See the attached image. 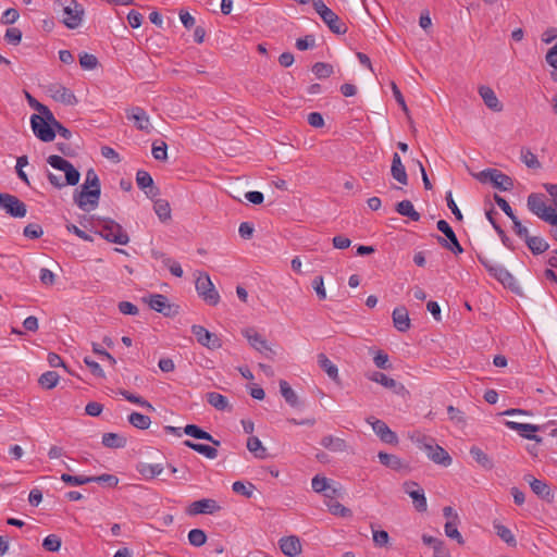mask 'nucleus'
Segmentation results:
<instances>
[{
  "mask_svg": "<svg viewBox=\"0 0 557 557\" xmlns=\"http://www.w3.org/2000/svg\"><path fill=\"white\" fill-rule=\"evenodd\" d=\"M154 258H162L163 264L170 270V272L176 276L182 277L183 276V269L181 264L177 261L172 260L171 258L166 257L164 253L154 251L153 252Z\"/></svg>",
  "mask_w": 557,
  "mask_h": 557,
  "instance_id": "a19ab883",
  "label": "nucleus"
},
{
  "mask_svg": "<svg viewBox=\"0 0 557 557\" xmlns=\"http://www.w3.org/2000/svg\"><path fill=\"white\" fill-rule=\"evenodd\" d=\"M184 445L187 446L188 448L206 456L209 459H214L218 456V450L214 447L206 445V444H198V443H194V442L187 440L184 442Z\"/></svg>",
  "mask_w": 557,
  "mask_h": 557,
  "instance_id": "4c0bfd02",
  "label": "nucleus"
},
{
  "mask_svg": "<svg viewBox=\"0 0 557 557\" xmlns=\"http://www.w3.org/2000/svg\"><path fill=\"white\" fill-rule=\"evenodd\" d=\"M0 208L13 218H24L27 213L26 205L11 194L0 193Z\"/></svg>",
  "mask_w": 557,
  "mask_h": 557,
  "instance_id": "9b49d317",
  "label": "nucleus"
},
{
  "mask_svg": "<svg viewBox=\"0 0 557 557\" xmlns=\"http://www.w3.org/2000/svg\"><path fill=\"white\" fill-rule=\"evenodd\" d=\"M84 189H98L101 191L100 180L94 169H88L85 174V182L81 186Z\"/></svg>",
  "mask_w": 557,
  "mask_h": 557,
  "instance_id": "3c124183",
  "label": "nucleus"
},
{
  "mask_svg": "<svg viewBox=\"0 0 557 557\" xmlns=\"http://www.w3.org/2000/svg\"><path fill=\"white\" fill-rule=\"evenodd\" d=\"M367 423H369L374 433L380 437V440L386 444H397L398 438L395 432H393L388 425L374 417H369L366 419Z\"/></svg>",
  "mask_w": 557,
  "mask_h": 557,
  "instance_id": "a211bd4d",
  "label": "nucleus"
},
{
  "mask_svg": "<svg viewBox=\"0 0 557 557\" xmlns=\"http://www.w3.org/2000/svg\"><path fill=\"white\" fill-rule=\"evenodd\" d=\"M247 449L259 459H264L267 457V449L257 436H250L247 440Z\"/></svg>",
  "mask_w": 557,
  "mask_h": 557,
  "instance_id": "79ce46f5",
  "label": "nucleus"
},
{
  "mask_svg": "<svg viewBox=\"0 0 557 557\" xmlns=\"http://www.w3.org/2000/svg\"><path fill=\"white\" fill-rule=\"evenodd\" d=\"M156 214L159 216L161 221H166L171 218V208L170 203L164 199H158L154 201L153 206Z\"/></svg>",
  "mask_w": 557,
  "mask_h": 557,
  "instance_id": "603ef678",
  "label": "nucleus"
},
{
  "mask_svg": "<svg viewBox=\"0 0 557 557\" xmlns=\"http://www.w3.org/2000/svg\"><path fill=\"white\" fill-rule=\"evenodd\" d=\"M394 326L399 332H407L410 329V318L405 306L396 307L392 313Z\"/></svg>",
  "mask_w": 557,
  "mask_h": 557,
  "instance_id": "a878e982",
  "label": "nucleus"
},
{
  "mask_svg": "<svg viewBox=\"0 0 557 557\" xmlns=\"http://www.w3.org/2000/svg\"><path fill=\"white\" fill-rule=\"evenodd\" d=\"M54 11L61 13L62 23L70 29H76L81 26L85 10L76 0H55Z\"/></svg>",
  "mask_w": 557,
  "mask_h": 557,
  "instance_id": "f257e3e1",
  "label": "nucleus"
},
{
  "mask_svg": "<svg viewBox=\"0 0 557 557\" xmlns=\"http://www.w3.org/2000/svg\"><path fill=\"white\" fill-rule=\"evenodd\" d=\"M147 302L152 310L162 313L165 317H171L174 313L173 306L169 304L168 298L162 294L150 295Z\"/></svg>",
  "mask_w": 557,
  "mask_h": 557,
  "instance_id": "4be33fe9",
  "label": "nucleus"
},
{
  "mask_svg": "<svg viewBox=\"0 0 557 557\" xmlns=\"http://www.w3.org/2000/svg\"><path fill=\"white\" fill-rule=\"evenodd\" d=\"M367 376L370 381L379 383L386 388L393 389L397 386V382L394 379L387 376L383 372L375 371V372L368 374Z\"/></svg>",
  "mask_w": 557,
  "mask_h": 557,
  "instance_id": "49530a36",
  "label": "nucleus"
},
{
  "mask_svg": "<svg viewBox=\"0 0 557 557\" xmlns=\"http://www.w3.org/2000/svg\"><path fill=\"white\" fill-rule=\"evenodd\" d=\"M195 287L198 296L209 306H216L220 301L219 292L215 289L208 273L199 272Z\"/></svg>",
  "mask_w": 557,
  "mask_h": 557,
  "instance_id": "39448f33",
  "label": "nucleus"
},
{
  "mask_svg": "<svg viewBox=\"0 0 557 557\" xmlns=\"http://www.w3.org/2000/svg\"><path fill=\"white\" fill-rule=\"evenodd\" d=\"M23 234L30 239H37L42 236L44 231L39 224L30 223L24 227Z\"/></svg>",
  "mask_w": 557,
  "mask_h": 557,
  "instance_id": "338daca9",
  "label": "nucleus"
},
{
  "mask_svg": "<svg viewBox=\"0 0 557 557\" xmlns=\"http://www.w3.org/2000/svg\"><path fill=\"white\" fill-rule=\"evenodd\" d=\"M280 392L288 405H290L292 407L299 406L297 394L294 392V389L289 386V384L286 381L280 382Z\"/></svg>",
  "mask_w": 557,
  "mask_h": 557,
  "instance_id": "37998d69",
  "label": "nucleus"
},
{
  "mask_svg": "<svg viewBox=\"0 0 557 557\" xmlns=\"http://www.w3.org/2000/svg\"><path fill=\"white\" fill-rule=\"evenodd\" d=\"M329 498L330 499L325 502V505L332 515L339 516V517H350L351 516V510L349 508L345 507L339 502L335 500L333 498V496L329 497Z\"/></svg>",
  "mask_w": 557,
  "mask_h": 557,
  "instance_id": "a18cd8bd",
  "label": "nucleus"
},
{
  "mask_svg": "<svg viewBox=\"0 0 557 557\" xmlns=\"http://www.w3.org/2000/svg\"><path fill=\"white\" fill-rule=\"evenodd\" d=\"M319 367L327 374V376L335 383H339L338 368L334 364L325 354L321 352L317 356Z\"/></svg>",
  "mask_w": 557,
  "mask_h": 557,
  "instance_id": "cd10ccee",
  "label": "nucleus"
},
{
  "mask_svg": "<svg viewBox=\"0 0 557 557\" xmlns=\"http://www.w3.org/2000/svg\"><path fill=\"white\" fill-rule=\"evenodd\" d=\"M528 209L542 219L546 221L547 215H549L552 207H547L545 203V196L543 194L532 193L528 196L527 201Z\"/></svg>",
  "mask_w": 557,
  "mask_h": 557,
  "instance_id": "dca6fc26",
  "label": "nucleus"
},
{
  "mask_svg": "<svg viewBox=\"0 0 557 557\" xmlns=\"http://www.w3.org/2000/svg\"><path fill=\"white\" fill-rule=\"evenodd\" d=\"M436 226H437V230L440 232H442L447 237V239H445L441 236H437V240H438L440 245L442 247L450 250L455 255L462 253L463 248L461 247L460 243L458 242V238H457L455 232L453 231V228L450 227V225L448 224V222L445 220H440V221H437Z\"/></svg>",
  "mask_w": 557,
  "mask_h": 557,
  "instance_id": "9d476101",
  "label": "nucleus"
},
{
  "mask_svg": "<svg viewBox=\"0 0 557 557\" xmlns=\"http://www.w3.org/2000/svg\"><path fill=\"white\" fill-rule=\"evenodd\" d=\"M191 333L200 345L209 349H218L222 346L220 338L201 325H193Z\"/></svg>",
  "mask_w": 557,
  "mask_h": 557,
  "instance_id": "6ab92c4d",
  "label": "nucleus"
},
{
  "mask_svg": "<svg viewBox=\"0 0 557 557\" xmlns=\"http://www.w3.org/2000/svg\"><path fill=\"white\" fill-rule=\"evenodd\" d=\"M30 126L35 136L41 141L50 143L55 138V132L52 123L41 114L32 115Z\"/></svg>",
  "mask_w": 557,
  "mask_h": 557,
  "instance_id": "6e6552de",
  "label": "nucleus"
},
{
  "mask_svg": "<svg viewBox=\"0 0 557 557\" xmlns=\"http://www.w3.org/2000/svg\"><path fill=\"white\" fill-rule=\"evenodd\" d=\"M243 335L248 341L251 347H253L259 352L263 354L265 357L271 358L274 351L269 346L267 339L262 337L255 329L248 327L243 331Z\"/></svg>",
  "mask_w": 557,
  "mask_h": 557,
  "instance_id": "ddd939ff",
  "label": "nucleus"
},
{
  "mask_svg": "<svg viewBox=\"0 0 557 557\" xmlns=\"http://www.w3.org/2000/svg\"><path fill=\"white\" fill-rule=\"evenodd\" d=\"M183 431L188 436L211 442L215 446L220 445V441L213 438V436L210 433L203 431L196 424H187Z\"/></svg>",
  "mask_w": 557,
  "mask_h": 557,
  "instance_id": "c85d7f7f",
  "label": "nucleus"
},
{
  "mask_svg": "<svg viewBox=\"0 0 557 557\" xmlns=\"http://www.w3.org/2000/svg\"><path fill=\"white\" fill-rule=\"evenodd\" d=\"M26 99L28 104L36 110L39 114L46 116L47 120H53V114L50 109L36 100L30 94L26 92Z\"/></svg>",
  "mask_w": 557,
  "mask_h": 557,
  "instance_id": "8fccbe9b",
  "label": "nucleus"
},
{
  "mask_svg": "<svg viewBox=\"0 0 557 557\" xmlns=\"http://www.w3.org/2000/svg\"><path fill=\"white\" fill-rule=\"evenodd\" d=\"M321 445L331 451H344L347 447L346 442L343 438L335 437L333 435L324 436L321 440Z\"/></svg>",
  "mask_w": 557,
  "mask_h": 557,
  "instance_id": "58836bf2",
  "label": "nucleus"
},
{
  "mask_svg": "<svg viewBox=\"0 0 557 557\" xmlns=\"http://www.w3.org/2000/svg\"><path fill=\"white\" fill-rule=\"evenodd\" d=\"M61 480L64 483L71 485V486H79V485H84V484L90 483L89 476H86V475H71V474H67V473H63L61 475Z\"/></svg>",
  "mask_w": 557,
  "mask_h": 557,
  "instance_id": "680f3d73",
  "label": "nucleus"
},
{
  "mask_svg": "<svg viewBox=\"0 0 557 557\" xmlns=\"http://www.w3.org/2000/svg\"><path fill=\"white\" fill-rule=\"evenodd\" d=\"M61 539L55 534L45 537L42 547L48 552H58L61 548Z\"/></svg>",
  "mask_w": 557,
  "mask_h": 557,
  "instance_id": "0e129e2a",
  "label": "nucleus"
},
{
  "mask_svg": "<svg viewBox=\"0 0 557 557\" xmlns=\"http://www.w3.org/2000/svg\"><path fill=\"white\" fill-rule=\"evenodd\" d=\"M311 486L315 493H324L325 497L336 494V490L330 486L325 476L315 475L311 481Z\"/></svg>",
  "mask_w": 557,
  "mask_h": 557,
  "instance_id": "473e14b6",
  "label": "nucleus"
},
{
  "mask_svg": "<svg viewBox=\"0 0 557 557\" xmlns=\"http://www.w3.org/2000/svg\"><path fill=\"white\" fill-rule=\"evenodd\" d=\"M136 183L140 189L145 190L148 198L154 199L159 196L160 190L154 186L152 176L148 172L139 170L136 174Z\"/></svg>",
  "mask_w": 557,
  "mask_h": 557,
  "instance_id": "aec40b11",
  "label": "nucleus"
},
{
  "mask_svg": "<svg viewBox=\"0 0 557 557\" xmlns=\"http://www.w3.org/2000/svg\"><path fill=\"white\" fill-rule=\"evenodd\" d=\"M98 59L96 55L83 52L79 54V64L84 70L90 71L98 66Z\"/></svg>",
  "mask_w": 557,
  "mask_h": 557,
  "instance_id": "052dcab7",
  "label": "nucleus"
},
{
  "mask_svg": "<svg viewBox=\"0 0 557 557\" xmlns=\"http://www.w3.org/2000/svg\"><path fill=\"white\" fill-rule=\"evenodd\" d=\"M494 529L496 534L509 546H516L517 541L512 532L505 525L494 522Z\"/></svg>",
  "mask_w": 557,
  "mask_h": 557,
  "instance_id": "09e8293b",
  "label": "nucleus"
},
{
  "mask_svg": "<svg viewBox=\"0 0 557 557\" xmlns=\"http://www.w3.org/2000/svg\"><path fill=\"white\" fill-rule=\"evenodd\" d=\"M396 211L404 216H408L410 220L417 222L420 220L421 215L418 211H416L412 202L410 200H401L396 206Z\"/></svg>",
  "mask_w": 557,
  "mask_h": 557,
  "instance_id": "c9c22d12",
  "label": "nucleus"
},
{
  "mask_svg": "<svg viewBox=\"0 0 557 557\" xmlns=\"http://www.w3.org/2000/svg\"><path fill=\"white\" fill-rule=\"evenodd\" d=\"M412 440L419 449L423 450L428 458L433 462L443 467H448L451 465V457L442 446L435 443L434 438L424 434H417L412 436Z\"/></svg>",
  "mask_w": 557,
  "mask_h": 557,
  "instance_id": "f03ea898",
  "label": "nucleus"
},
{
  "mask_svg": "<svg viewBox=\"0 0 557 557\" xmlns=\"http://www.w3.org/2000/svg\"><path fill=\"white\" fill-rule=\"evenodd\" d=\"M101 191L98 189H76L73 194V200L79 209L89 212L98 207Z\"/></svg>",
  "mask_w": 557,
  "mask_h": 557,
  "instance_id": "1a4fd4ad",
  "label": "nucleus"
},
{
  "mask_svg": "<svg viewBox=\"0 0 557 557\" xmlns=\"http://www.w3.org/2000/svg\"><path fill=\"white\" fill-rule=\"evenodd\" d=\"M47 90L50 97L65 106H74L77 103V98L74 92L59 83L50 84Z\"/></svg>",
  "mask_w": 557,
  "mask_h": 557,
  "instance_id": "f8f14e48",
  "label": "nucleus"
},
{
  "mask_svg": "<svg viewBox=\"0 0 557 557\" xmlns=\"http://www.w3.org/2000/svg\"><path fill=\"white\" fill-rule=\"evenodd\" d=\"M47 162L55 170L62 171L65 174V185L74 186L78 184L81 174L77 169L74 168V165L63 159L60 156L53 154L48 157Z\"/></svg>",
  "mask_w": 557,
  "mask_h": 557,
  "instance_id": "0eeeda50",
  "label": "nucleus"
},
{
  "mask_svg": "<svg viewBox=\"0 0 557 557\" xmlns=\"http://www.w3.org/2000/svg\"><path fill=\"white\" fill-rule=\"evenodd\" d=\"M505 424L510 430L517 431L522 437L535 441L536 443H541L542 437H540L533 433L543 431L548 428V425H535V424L520 423V422H515V421H506Z\"/></svg>",
  "mask_w": 557,
  "mask_h": 557,
  "instance_id": "4468645a",
  "label": "nucleus"
},
{
  "mask_svg": "<svg viewBox=\"0 0 557 557\" xmlns=\"http://www.w3.org/2000/svg\"><path fill=\"white\" fill-rule=\"evenodd\" d=\"M120 394L129 403L136 404L140 407H145L149 410H154V408L148 400L144 399L143 397H140L138 395L132 394L125 389L121 391Z\"/></svg>",
  "mask_w": 557,
  "mask_h": 557,
  "instance_id": "13d9d810",
  "label": "nucleus"
},
{
  "mask_svg": "<svg viewBox=\"0 0 557 557\" xmlns=\"http://www.w3.org/2000/svg\"><path fill=\"white\" fill-rule=\"evenodd\" d=\"M458 521H447L444 525L445 534L449 539L456 540L459 544L463 543V539L457 529Z\"/></svg>",
  "mask_w": 557,
  "mask_h": 557,
  "instance_id": "e2e57ef3",
  "label": "nucleus"
},
{
  "mask_svg": "<svg viewBox=\"0 0 557 557\" xmlns=\"http://www.w3.org/2000/svg\"><path fill=\"white\" fill-rule=\"evenodd\" d=\"M447 414L448 419L457 426H465L467 423V419L465 416V412H462L460 409L448 406L447 407Z\"/></svg>",
  "mask_w": 557,
  "mask_h": 557,
  "instance_id": "5fc2aeb1",
  "label": "nucleus"
},
{
  "mask_svg": "<svg viewBox=\"0 0 557 557\" xmlns=\"http://www.w3.org/2000/svg\"><path fill=\"white\" fill-rule=\"evenodd\" d=\"M377 458L382 465L393 470L399 471L403 469H408V466L404 463L403 460L395 455L380 451L377 454Z\"/></svg>",
  "mask_w": 557,
  "mask_h": 557,
  "instance_id": "c756f323",
  "label": "nucleus"
},
{
  "mask_svg": "<svg viewBox=\"0 0 557 557\" xmlns=\"http://www.w3.org/2000/svg\"><path fill=\"white\" fill-rule=\"evenodd\" d=\"M409 497L412 499L413 506L417 511L424 512L428 509L426 497L421 486H417L414 491L409 492Z\"/></svg>",
  "mask_w": 557,
  "mask_h": 557,
  "instance_id": "e433bc0d",
  "label": "nucleus"
},
{
  "mask_svg": "<svg viewBox=\"0 0 557 557\" xmlns=\"http://www.w3.org/2000/svg\"><path fill=\"white\" fill-rule=\"evenodd\" d=\"M127 444L125 436L117 433H104L102 435V445L108 448H124Z\"/></svg>",
  "mask_w": 557,
  "mask_h": 557,
  "instance_id": "72a5a7b5",
  "label": "nucleus"
},
{
  "mask_svg": "<svg viewBox=\"0 0 557 557\" xmlns=\"http://www.w3.org/2000/svg\"><path fill=\"white\" fill-rule=\"evenodd\" d=\"M126 119L133 122L134 126L149 133L151 129L150 119L147 112L140 107H131L125 110Z\"/></svg>",
  "mask_w": 557,
  "mask_h": 557,
  "instance_id": "2eb2a0df",
  "label": "nucleus"
},
{
  "mask_svg": "<svg viewBox=\"0 0 557 557\" xmlns=\"http://www.w3.org/2000/svg\"><path fill=\"white\" fill-rule=\"evenodd\" d=\"M472 458L484 469L491 470L494 467L492 459L481 448L473 446L470 448Z\"/></svg>",
  "mask_w": 557,
  "mask_h": 557,
  "instance_id": "ea45409f",
  "label": "nucleus"
},
{
  "mask_svg": "<svg viewBox=\"0 0 557 557\" xmlns=\"http://www.w3.org/2000/svg\"><path fill=\"white\" fill-rule=\"evenodd\" d=\"M373 362L376 366V368L383 369V370L389 369L392 367L391 363H389L388 355L386 352L382 351V350H379L374 355Z\"/></svg>",
  "mask_w": 557,
  "mask_h": 557,
  "instance_id": "774afa93",
  "label": "nucleus"
},
{
  "mask_svg": "<svg viewBox=\"0 0 557 557\" xmlns=\"http://www.w3.org/2000/svg\"><path fill=\"white\" fill-rule=\"evenodd\" d=\"M221 509V506L216 503V500L211 498H202L196 502H193L186 509V513L189 516L197 515H212L218 512Z\"/></svg>",
  "mask_w": 557,
  "mask_h": 557,
  "instance_id": "f3484780",
  "label": "nucleus"
},
{
  "mask_svg": "<svg viewBox=\"0 0 557 557\" xmlns=\"http://www.w3.org/2000/svg\"><path fill=\"white\" fill-rule=\"evenodd\" d=\"M492 275L494 278H496L499 283H502L505 287H508L512 290H515L518 286L516 278L502 264L495 265V268H492Z\"/></svg>",
  "mask_w": 557,
  "mask_h": 557,
  "instance_id": "b1692460",
  "label": "nucleus"
},
{
  "mask_svg": "<svg viewBox=\"0 0 557 557\" xmlns=\"http://www.w3.org/2000/svg\"><path fill=\"white\" fill-rule=\"evenodd\" d=\"M278 546L282 553L287 557H296L302 552L300 539L296 535L281 537Z\"/></svg>",
  "mask_w": 557,
  "mask_h": 557,
  "instance_id": "412c9836",
  "label": "nucleus"
},
{
  "mask_svg": "<svg viewBox=\"0 0 557 557\" xmlns=\"http://www.w3.org/2000/svg\"><path fill=\"white\" fill-rule=\"evenodd\" d=\"M473 176L481 183H491L495 188L502 191H508L513 188L512 178L497 169H486Z\"/></svg>",
  "mask_w": 557,
  "mask_h": 557,
  "instance_id": "7ed1b4c3",
  "label": "nucleus"
},
{
  "mask_svg": "<svg viewBox=\"0 0 557 557\" xmlns=\"http://www.w3.org/2000/svg\"><path fill=\"white\" fill-rule=\"evenodd\" d=\"M136 470L147 480L154 479L160 475L163 471V467L161 463H147L139 462L136 466Z\"/></svg>",
  "mask_w": 557,
  "mask_h": 557,
  "instance_id": "7c9ffc66",
  "label": "nucleus"
},
{
  "mask_svg": "<svg viewBox=\"0 0 557 557\" xmlns=\"http://www.w3.org/2000/svg\"><path fill=\"white\" fill-rule=\"evenodd\" d=\"M99 234L106 240L117 245H127L129 242V237L124 228L117 222L110 219L103 220Z\"/></svg>",
  "mask_w": 557,
  "mask_h": 557,
  "instance_id": "423d86ee",
  "label": "nucleus"
},
{
  "mask_svg": "<svg viewBox=\"0 0 557 557\" xmlns=\"http://www.w3.org/2000/svg\"><path fill=\"white\" fill-rule=\"evenodd\" d=\"M525 480H528L532 492L540 498L546 502L554 500V495L552 494L550 487L546 482L532 478L531 475H527Z\"/></svg>",
  "mask_w": 557,
  "mask_h": 557,
  "instance_id": "5701e85b",
  "label": "nucleus"
},
{
  "mask_svg": "<svg viewBox=\"0 0 557 557\" xmlns=\"http://www.w3.org/2000/svg\"><path fill=\"white\" fill-rule=\"evenodd\" d=\"M522 162L530 169H540L541 163L537 157L529 149L522 148L520 151Z\"/></svg>",
  "mask_w": 557,
  "mask_h": 557,
  "instance_id": "864d4df0",
  "label": "nucleus"
},
{
  "mask_svg": "<svg viewBox=\"0 0 557 557\" xmlns=\"http://www.w3.org/2000/svg\"><path fill=\"white\" fill-rule=\"evenodd\" d=\"M232 490L236 494H239L247 498H250V497H252L256 487L252 483H244L242 481H236L233 483Z\"/></svg>",
  "mask_w": 557,
  "mask_h": 557,
  "instance_id": "6e6d98bb",
  "label": "nucleus"
},
{
  "mask_svg": "<svg viewBox=\"0 0 557 557\" xmlns=\"http://www.w3.org/2000/svg\"><path fill=\"white\" fill-rule=\"evenodd\" d=\"M60 375L55 371H47L39 376L38 383L45 389H52L58 385Z\"/></svg>",
  "mask_w": 557,
  "mask_h": 557,
  "instance_id": "c03bdc74",
  "label": "nucleus"
},
{
  "mask_svg": "<svg viewBox=\"0 0 557 557\" xmlns=\"http://www.w3.org/2000/svg\"><path fill=\"white\" fill-rule=\"evenodd\" d=\"M206 399L210 406L220 411L231 410L228 399L220 393L209 392L206 394Z\"/></svg>",
  "mask_w": 557,
  "mask_h": 557,
  "instance_id": "2f4dec72",
  "label": "nucleus"
},
{
  "mask_svg": "<svg viewBox=\"0 0 557 557\" xmlns=\"http://www.w3.org/2000/svg\"><path fill=\"white\" fill-rule=\"evenodd\" d=\"M524 242L533 255L543 253L549 248L548 243L540 236L529 235Z\"/></svg>",
  "mask_w": 557,
  "mask_h": 557,
  "instance_id": "f704fd0d",
  "label": "nucleus"
},
{
  "mask_svg": "<svg viewBox=\"0 0 557 557\" xmlns=\"http://www.w3.org/2000/svg\"><path fill=\"white\" fill-rule=\"evenodd\" d=\"M312 72L318 78H326L333 74V66L329 63L317 62L312 66Z\"/></svg>",
  "mask_w": 557,
  "mask_h": 557,
  "instance_id": "bf43d9fd",
  "label": "nucleus"
},
{
  "mask_svg": "<svg viewBox=\"0 0 557 557\" xmlns=\"http://www.w3.org/2000/svg\"><path fill=\"white\" fill-rule=\"evenodd\" d=\"M391 174L392 177L401 185L408 184V175L406 169L401 162L400 156L397 152H395L392 158Z\"/></svg>",
  "mask_w": 557,
  "mask_h": 557,
  "instance_id": "bb28decb",
  "label": "nucleus"
},
{
  "mask_svg": "<svg viewBox=\"0 0 557 557\" xmlns=\"http://www.w3.org/2000/svg\"><path fill=\"white\" fill-rule=\"evenodd\" d=\"M479 95L488 109L493 110L494 112H500L503 110L502 102L498 100L495 91L491 87L480 86Z\"/></svg>",
  "mask_w": 557,
  "mask_h": 557,
  "instance_id": "393cba45",
  "label": "nucleus"
},
{
  "mask_svg": "<svg viewBox=\"0 0 557 557\" xmlns=\"http://www.w3.org/2000/svg\"><path fill=\"white\" fill-rule=\"evenodd\" d=\"M313 8L331 32L338 35L346 34V24L322 0H313Z\"/></svg>",
  "mask_w": 557,
  "mask_h": 557,
  "instance_id": "20e7f679",
  "label": "nucleus"
},
{
  "mask_svg": "<svg viewBox=\"0 0 557 557\" xmlns=\"http://www.w3.org/2000/svg\"><path fill=\"white\" fill-rule=\"evenodd\" d=\"M188 542L195 547H201L207 542V535L201 529H193L188 533Z\"/></svg>",
  "mask_w": 557,
  "mask_h": 557,
  "instance_id": "4d7b16f0",
  "label": "nucleus"
},
{
  "mask_svg": "<svg viewBox=\"0 0 557 557\" xmlns=\"http://www.w3.org/2000/svg\"><path fill=\"white\" fill-rule=\"evenodd\" d=\"M128 422L136 429L139 430H147L150 424L151 420L148 416L139 413V412H132L128 416Z\"/></svg>",
  "mask_w": 557,
  "mask_h": 557,
  "instance_id": "de8ad7c7",
  "label": "nucleus"
},
{
  "mask_svg": "<svg viewBox=\"0 0 557 557\" xmlns=\"http://www.w3.org/2000/svg\"><path fill=\"white\" fill-rule=\"evenodd\" d=\"M168 146L164 141H154L152 144V156L156 160L164 161L168 158Z\"/></svg>",
  "mask_w": 557,
  "mask_h": 557,
  "instance_id": "69168bd1",
  "label": "nucleus"
}]
</instances>
